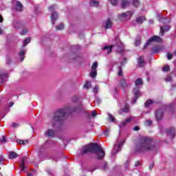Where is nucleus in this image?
<instances>
[{
  "mask_svg": "<svg viewBox=\"0 0 176 176\" xmlns=\"http://www.w3.org/2000/svg\"><path fill=\"white\" fill-rule=\"evenodd\" d=\"M16 24L20 25V23L16 22V23H14V24H13V25H14V27L15 28H20V27L16 26Z\"/></svg>",
  "mask_w": 176,
  "mask_h": 176,
  "instance_id": "4d7b16f0",
  "label": "nucleus"
},
{
  "mask_svg": "<svg viewBox=\"0 0 176 176\" xmlns=\"http://www.w3.org/2000/svg\"><path fill=\"white\" fill-rule=\"evenodd\" d=\"M156 144L151 138L143 137L136 144L135 148V153H144L151 151H156Z\"/></svg>",
  "mask_w": 176,
  "mask_h": 176,
  "instance_id": "f257e3e1",
  "label": "nucleus"
},
{
  "mask_svg": "<svg viewBox=\"0 0 176 176\" xmlns=\"http://www.w3.org/2000/svg\"><path fill=\"white\" fill-rule=\"evenodd\" d=\"M115 41L116 42V45H106L103 47V50H104L107 54H110L113 46H117L119 48V50H118L119 53H122V52H123V43H122L120 39H119L118 37H116Z\"/></svg>",
  "mask_w": 176,
  "mask_h": 176,
  "instance_id": "39448f33",
  "label": "nucleus"
},
{
  "mask_svg": "<svg viewBox=\"0 0 176 176\" xmlns=\"http://www.w3.org/2000/svg\"><path fill=\"white\" fill-rule=\"evenodd\" d=\"M152 124V121L151 120H147L144 122L145 126H151Z\"/></svg>",
  "mask_w": 176,
  "mask_h": 176,
  "instance_id": "de8ad7c7",
  "label": "nucleus"
},
{
  "mask_svg": "<svg viewBox=\"0 0 176 176\" xmlns=\"http://www.w3.org/2000/svg\"><path fill=\"white\" fill-rule=\"evenodd\" d=\"M118 76H123V70L122 69V67H118Z\"/></svg>",
  "mask_w": 176,
  "mask_h": 176,
  "instance_id": "e433bc0d",
  "label": "nucleus"
},
{
  "mask_svg": "<svg viewBox=\"0 0 176 176\" xmlns=\"http://www.w3.org/2000/svg\"><path fill=\"white\" fill-rule=\"evenodd\" d=\"M140 164H141V162H140V161H137L135 163V167H138V166H140Z\"/></svg>",
  "mask_w": 176,
  "mask_h": 176,
  "instance_id": "5fc2aeb1",
  "label": "nucleus"
},
{
  "mask_svg": "<svg viewBox=\"0 0 176 176\" xmlns=\"http://www.w3.org/2000/svg\"><path fill=\"white\" fill-rule=\"evenodd\" d=\"M19 58L21 61H23L25 58V50H22L19 52Z\"/></svg>",
  "mask_w": 176,
  "mask_h": 176,
  "instance_id": "393cba45",
  "label": "nucleus"
},
{
  "mask_svg": "<svg viewBox=\"0 0 176 176\" xmlns=\"http://www.w3.org/2000/svg\"><path fill=\"white\" fill-rule=\"evenodd\" d=\"M120 86H121L122 89H123V90H126V88L127 87V82H126V79L124 78H122L120 80Z\"/></svg>",
  "mask_w": 176,
  "mask_h": 176,
  "instance_id": "a211bd4d",
  "label": "nucleus"
},
{
  "mask_svg": "<svg viewBox=\"0 0 176 176\" xmlns=\"http://www.w3.org/2000/svg\"><path fill=\"white\" fill-rule=\"evenodd\" d=\"M74 112H78V108L70 106L56 111L54 114L52 121V127H54L56 123H59V122H62V120H65L67 115H71V113H74Z\"/></svg>",
  "mask_w": 176,
  "mask_h": 176,
  "instance_id": "f03ea898",
  "label": "nucleus"
},
{
  "mask_svg": "<svg viewBox=\"0 0 176 176\" xmlns=\"http://www.w3.org/2000/svg\"><path fill=\"white\" fill-rule=\"evenodd\" d=\"M167 58L168 60H171L173 58V54L168 53L167 54Z\"/></svg>",
  "mask_w": 176,
  "mask_h": 176,
  "instance_id": "8fccbe9b",
  "label": "nucleus"
},
{
  "mask_svg": "<svg viewBox=\"0 0 176 176\" xmlns=\"http://www.w3.org/2000/svg\"><path fill=\"white\" fill-rule=\"evenodd\" d=\"M90 76L92 78H96L97 76V71L93 70L92 72H91Z\"/></svg>",
  "mask_w": 176,
  "mask_h": 176,
  "instance_id": "c9c22d12",
  "label": "nucleus"
},
{
  "mask_svg": "<svg viewBox=\"0 0 176 176\" xmlns=\"http://www.w3.org/2000/svg\"><path fill=\"white\" fill-rule=\"evenodd\" d=\"M16 142L21 145H26V144H28V140H17Z\"/></svg>",
  "mask_w": 176,
  "mask_h": 176,
  "instance_id": "c85d7f7f",
  "label": "nucleus"
},
{
  "mask_svg": "<svg viewBox=\"0 0 176 176\" xmlns=\"http://www.w3.org/2000/svg\"><path fill=\"white\" fill-rule=\"evenodd\" d=\"M109 132V129H107L106 130V131L104 132V135H105L106 137H108V136L109 135V134L108 133Z\"/></svg>",
  "mask_w": 176,
  "mask_h": 176,
  "instance_id": "864d4df0",
  "label": "nucleus"
},
{
  "mask_svg": "<svg viewBox=\"0 0 176 176\" xmlns=\"http://www.w3.org/2000/svg\"><path fill=\"white\" fill-rule=\"evenodd\" d=\"M170 30V27L168 25H166V26H161L160 27V34L162 35V36H163V35H164V32H167V31Z\"/></svg>",
  "mask_w": 176,
  "mask_h": 176,
  "instance_id": "2eb2a0df",
  "label": "nucleus"
},
{
  "mask_svg": "<svg viewBox=\"0 0 176 176\" xmlns=\"http://www.w3.org/2000/svg\"><path fill=\"white\" fill-rule=\"evenodd\" d=\"M15 10H16V12L23 11V4H21L20 1H16V6H15Z\"/></svg>",
  "mask_w": 176,
  "mask_h": 176,
  "instance_id": "6ab92c4d",
  "label": "nucleus"
},
{
  "mask_svg": "<svg viewBox=\"0 0 176 176\" xmlns=\"http://www.w3.org/2000/svg\"><path fill=\"white\" fill-rule=\"evenodd\" d=\"M31 42V38H27L23 41V47H25L28 43Z\"/></svg>",
  "mask_w": 176,
  "mask_h": 176,
  "instance_id": "2f4dec72",
  "label": "nucleus"
},
{
  "mask_svg": "<svg viewBox=\"0 0 176 176\" xmlns=\"http://www.w3.org/2000/svg\"><path fill=\"white\" fill-rule=\"evenodd\" d=\"M58 19V14L57 12H54L51 14V20L53 25L56 23V20Z\"/></svg>",
  "mask_w": 176,
  "mask_h": 176,
  "instance_id": "aec40b11",
  "label": "nucleus"
},
{
  "mask_svg": "<svg viewBox=\"0 0 176 176\" xmlns=\"http://www.w3.org/2000/svg\"><path fill=\"white\" fill-rule=\"evenodd\" d=\"M164 46L163 45H157V46H155L152 50L153 52V53H157L159 52H162V50H164Z\"/></svg>",
  "mask_w": 176,
  "mask_h": 176,
  "instance_id": "dca6fc26",
  "label": "nucleus"
},
{
  "mask_svg": "<svg viewBox=\"0 0 176 176\" xmlns=\"http://www.w3.org/2000/svg\"><path fill=\"white\" fill-rule=\"evenodd\" d=\"M152 104H155V101L152 100H148L144 103V106L146 107V108H148V107L152 105Z\"/></svg>",
  "mask_w": 176,
  "mask_h": 176,
  "instance_id": "cd10ccee",
  "label": "nucleus"
},
{
  "mask_svg": "<svg viewBox=\"0 0 176 176\" xmlns=\"http://www.w3.org/2000/svg\"><path fill=\"white\" fill-rule=\"evenodd\" d=\"M129 110H130V107H129V104H126L125 108L122 110V112H126V113H127Z\"/></svg>",
  "mask_w": 176,
  "mask_h": 176,
  "instance_id": "f704fd0d",
  "label": "nucleus"
},
{
  "mask_svg": "<svg viewBox=\"0 0 176 176\" xmlns=\"http://www.w3.org/2000/svg\"><path fill=\"white\" fill-rule=\"evenodd\" d=\"M13 105H14V103L13 102H10V107H12Z\"/></svg>",
  "mask_w": 176,
  "mask_h": 176,
  "instance_id": "0e129e2a",
  "label": "nucleus"
},
{
  "mask_svg": "<svg viewBox=\"0 0 176 176\" xmlns=\"http://www.w3.org/2000/svg\"><path fill=\"white\" fill-rule=\"evenodd\" d=\"M19 157V155H17L16 152L12 151L10 153V155H9L10 159H16V157Z\"/></svg>",
  "mask_w": 176,
  "mask_h": 176,
  "instance_id": "a878e982",
  "label": "nucleus"
},
{
  "mask_svg": "<svg viewBox=\"0 0 176 176\" xmlns=\"http://www.w3.org/2000/svg\"><path fill=\"white\" fill-rule=\"evenodd\" d=\"M104 27L106 29L112 28V21H111V19H107V20L104 23Z\"/></svg>",
  "mask_w": 176,
  "mask_h": 176,
  "instance_id": "4be33fe9",
  "label": "nucleus"
},
{
  "mask_svg": "<svg viewBox=\"0 0 176 176\" xmlns=\"http://www.w3.org/2000/svg\"><path fill=\"white\" fill-rule=\"evenodd\" d=\"M170 19L167 18H164L160 21V23H162V24H168L170 23Z\"/></svg>",
  "mask_w": 176,
  "mask_h": 176,
  "instance_id": "473e14b6",
  "label": "nucleus"
},
{
  "mask_svg": "<svg viewBox=\"0 0 176 176\" xmlns=\"http://www.w3.org/2000/svg\"><path fill=\"white\" fill-rule=\"evenodd\" d=\"M25 160H27V157H24L22 158L21 164L19 165V167L21 170V171H24V170H27V166H25Z\"/></svg>",
  "mask_w": 176,
  "mask_h": 176,
  "instance_id": "4468645a",
  "label": "nucleus"
},
{
  "mask_svg": "<svg viewBox=\"0 0 176 176\" xmlns=\"http://www.w3.org/2000/svg\"><path fill=\"white\" fill-rule=\"evenodd\" d=\"M45 137H48V138H53L54 135H56V132L53 129H48L45 132Z\"/></svg>",
  "mask_w": 176,
  "mask_h": 176,
  "instance_id": "9d476101",
  "label": "nucleus"
},
{
  "mask_svg": "<svg viewBox=\"0 0 176 176\" xmlns=\"http://www.w3.org/2000/svg\"><path fill=\"white\" fill-rule=\"evenodd\" d=\"M56 29L57 31H61V30H64V24L60 23L59 25H56Z\"/></svg>",
  "mask_w": 176,
  "mask_h": 176,
  "instance_id": "7c9ffc66",
  "label": "nucleus"
},
{
  "mask_svg": "<svg viewBox=\"0 0 176 176\" xmlns=\"http://www.w3.org/2000/svg\"><path fill=\"white\" fill-rule=\"evenodd\" d=\"M134 14V12L128 11L126 12L121 13L118 14V19L120 21L124 23L129 21L131 19V16Z\"/></svg>",
  "mask_w": 176,
  "mask_h": 176,
  "instance_id": "423d86ee",
  "label": "nucleus"
},
{
  "mask_svg": "<svg viewBox=\"0 0 176 176\" xmlns=\"http://www.w3.org/2000/svg\"><path fill=\"white\" fill-rule=\"evenodd\" d=\"M148 23L149 24H153V20H149Z\"/></svg>",
  "mask_w": 176,
  "mask_h": 176,
  "instance_id": "338daca9",
  "label": "nucleus"
},
{
  "mask_svg": "<svg viewBox=\"0 0 176 176\" xmlns=\"http://www.w3.org/2000/svg\"><path fill=\"white\" fill-rule=\"evenodd\" d=\"M166 82H172L173 81V77L170 76H167L165 78Z\"/></svg>",
  "mask_w": 176,
  "mask_h": 176,
  "instance_id": "37998d69",
  "label": "nucleus"
},
{
  "mask_svg": "<svg viewBox=\"0 0 176 176\" xmlns=\"http://www.w3.org/2000/svg\"><path fill=\"white\" fill-rule=\"evenodd\" d=\"M145 20H146L145 16H139L136 18V23H138V24H142Z\"/></svg>",
  "mask_w": 176,
  "mask_h": 176,
  "instance_id": "b1692460",
  "label": "nucleus"
},
{
  "mask_svg": "<svg viewBox=\"0 0 176 176\" xmlns=\"http://www.w3.org/2000/svg\"><path fill=\"white\" fill-rule=\"evenodd\" d=\"M124 144V140H120V139H118L111 152V155L115 156L118 152L122 151V146H123Z\"/></svg>",
  "mask_w": 176,
  "mask_h": 176,
  "instance_id": "0eeeda50",
  "label": "nucleus"
},
{
  "mask_svg": "<svg viewBox=\"0 0 176 176\" xmlns=\"http://www.w3.org/2000/svg\"><path fill=\"white\" fill-rule=\"evenodd\" d=\"M12 127H19V124H16V123L14 122V123L12 124Z\"/></svg>",
  "mask_w": 176,
  "mask_h": 176,
  "instance_id": "6e6d98bb",
  "label": "nucleus"
},
{
  "mask_svg": "<svg viewBox=\"0 0 176 176\" xmlns=\"http://www.w3.org/2000/svg\"><path fill=\"white\" fill-rule=\"evenodd\" d=\"M164 113V110L163 109L157 110L155 111V118L157 120H162Z\"/></svg>",
  "mask_w": 176,
  "mask_h": 176,
  "instance_id": "1a4fd4ad",
  "label": "nucleus"
},
{
  "mask_svg": "<svg viewBox=\"0 0 176 176\" xmlns=\"http://www.w3.org/2000/svg\"><path fill=\"white\" fill-rule=\"evenodd\" d=\"M27 32H28V29L25 28V29L22 30V31L21 32V35H25V34H27Z\"/></svg>",
  "mask_w": 176,
  "mask_h": 176,
  "instance_id": "c03bdc74",
  "label": "nucleus"
},
{
  "mask_svg": "<svg viewBox=\"0 0 176 176\" xmlns=\"http://www.w3.org/2000/svg\"><path fill=\"white\" fill-rule=\"evenodd\" d=\"M98 67V63L97 62H94L91 66V70L96 71Z\"/></svg>",
  "mask_w": 176,
  "mask_h": 176,
  "instance_id": "72a5a7b5",
  "label": "nucleus"
},
{
  "mask_svg": "<svg viewBox=\"0 0 176 176\" xmlns=\"http://www.w3.org/2000/svg\"><path fill=\"white\" fill-rule=\"evenodd\" d=\"M109 2L113 6H116V5H118V2H119V0H109Z\"/></svg>",
  "mask_w": 176,
  "mask_h": 176,
  "instance_id": "4c0bfd02",
  "label": "nucleus"
},
{
  "mask_svg": "<svg viewBox=\"0 0 176 176\" xmlns=\"http://www.w3.org/2000/svg\"><path fill=\"white\" fill-rule=\"evenodd\" d=\"M90 86H91V83L90 82L87 81L84 85V89H89V87H90Z\"/></svg>",
  "mask_w": 176,
  "mask_h": 176,
  "instance_id": "ea45409f",
  "label": "nucleus"
},
{
  "mask_svg": "<svg viewBox=\"0 0 176 176\" xmlns=\"http://www.w3.org/2000/svg\"><path fill=\"white\" fill-rule=\"evenodd\" d=\"M89 5H90V6H93L94 8H97V7H98V5H100V3H98V1H91L89 2Z\"/></svg>",
  "mask_w": 176,
  "mask_h": 176,
  "instance_id": "bb28decb",
  "label": "nucleus"
},
{
  "mask_svg": "<svg viewBox=\"0 0 176 176\" xmlns=\"http://www.w3.org/2000/svg\"><path fill=\"white\" fill-rule=\"evenodd\" d=\"M72 100L73 102H77L78 100H79V98H78V96H73Z\"/></svg>",
  "mask_w": 176,
  "mask_h": 176,
  "instance_id": "a18cd8bd",
  "label": "nucleus"
},
{
  "mask_svg": "<svg viewBox=\"0 0 176 176\" xmlns=\"http://www.w3.org/2000/svg\"><path fill=\"white\" fill-rule=\"evenodd\" d=\"M152 42H162V38L159 36H153L146 41L144 46V49H146V47L149 46Z\"/></svg>",
  "mask_w": 176,
  "mask_h": 176,
  "instance_id": "6e6552de",
  "label": "nucleus"
},
{
  "mask_svg": "<svg viewBox=\"0 0 176 176\" xmlns=\"http://www.w3.org/2000/svg\"><path fill=\"white\" fill-rule=\"evenodd\" d=\"M157 17L158 18L159 21H160L161 20H163V17H162V14H157Z\"/></svg>",
  "mask_w": 176,
  "mask_h": 176,
  "instance_id": "3c124183",
  "label": "nucleus"
},
{
  "mask_svg": "<svg viewBox=\"0 0 176 176\" xmlns=\"http://www.w3.org/2000/svg\"><path fill=\"white\" fill-rule=\"evenodd\" d=\"M95 153L98 160H102V159H104V156H105V152L102 147L96 143H91L82 147L81 155H86V153Z\"/></svg>",
  "mask_w": 176,
  "mask_h": 176,
  "instance_id": "7ed1b4c3",
  "label": "nucleus"
},
{
  "mask_svg": "<svg viewBox=\"0 0 176 176\" xmlns=\"http://www.w3.org/2000/svg\"><path fill=\"white\" fill-rule=\"evenodd\" d=\"M54 8H56V6H51L49 7L50 12H53L54 10Z\"/></svg>",
  "mask_w": 176,
  "mask_h": 176,
  "instance_id": "09e8293b",
  "label": "nucleus"
},
{
  "mask_svg": "<svg viewBox=\"0 0 176 176\" xmlns=\"http://www.w3.org/2000/svg\"><path fill=\"white\" fill-rule=\"evenodd\" d=\"M93 118H94V116H96L97 115V113H96V111H92V113H91Z\"/></svg>",
  "mask_w": 176,
  "mask_h": 176,
  "instance_id": "bf43d9fd",
  "label": "nucleus"
},
{
  "mask_svg": "<svg viewBox=\"0 0 176 176\" xmlns=\"http://www.w3.org/2000/svg\"><path fill=\"white\" fill-rule=\"evenodd\" d=\"M2 21H3V18L0 15V23H2Z\"/></svg>",
  "mask_w": 176,
  "mask_h": 176,
  "instance_id": "69168bd1",
  "label": "nucleus"
},
{
  "mask_svg": "<svg viewBox=\"0 0 176 176\" xmlns=\"http://www.w3.org/2000/svg\"><path fill=\"white\" fill-rule=\"evenodd\" d=\"M138 64L139 67L145 66V60H144V58H142V56H140L138 58Z\"/></svg>",
  "mask_w": 176,
  "mask_h": 176,
  "instance_id": "412c9836",
  "label": "nucleus"
},
{
  "mask_svg": "<svg viewBox=\"0 0 176 176\" xmlns=\"http://www.w3.org/2000/svg\"><path fill=\"white\" fill-rule=\"evenodd\" d=\"M8 142V140L6 139V136L3 135L1 138H0V144H6Z\"/></svg>",
  "mask_w": 176,
  "mask_h": 176,
  "instance_id": "c756f323",
  "label": "nucleus"
},
{
  "mask_svg": "<svg viewBox=\"0 0 176 176\" xmlns=\"http://www.w3.org/2000/svg\"><path fill=\"white\" fill-rule=\"evenodd\" d=\"M109 122H116V120H115V118L112 116V115L109 114Z\"/></svg>",
  "mask_w": 176,
  "mask_h": 176,
  "instance_id": "a19ab883",
  "label": "nucleus"
},
{
  "mask_svg": "<svg viewBox=\"0 0 176 176\" xmlns=\"http://www.w3.org/2000/svg\"><path fill=\"white\" fill-rule=\"evenodd\" d=\"M28 176H32V173H30V174H28Z\"/></svg>",
  "mask_w": 176,
  "mask_h": 176,
  "instance_id": "774afa93",
  "label": "nucleus"
},
{
  "mask_svg": "<svg viewBox=\"0 0 176 176\" xmlns=\"http://www.w3.org/2000/svg\"><path fill=\"white\" fill-rule=\"evenodd\" d=\"M166 134L168 137H170V138H173L175 137V129L170 128L166 131Z\"/></svg>",
  "mask_w": 176,
  "mask_h": 176,
  "instance_id": "9b49d317",
  "label": "nucleus"
},
{
  "mask_svg": "<svg viewBox=\"0 0 176 176\" xmlns=\"http://www.w3.org/2000/svg\"><path fill=\"white\" fill-rule=\"evenodd\" d=\"M130 164V162H126V163L125 164V167H129V165Z\"/></svg>",
  "mask_w": 176,
  "mask_h": 176,
  "instance_id": "e2e57ef3",
  "label": "nucleus"
},
{
  "mask_svg": "<svg viewBox=\"0 0 176 176\" xmlns=\"http://www.w3.org/2000/svg\"><path fill=\"white\" fill-rule=\"evenodd\" d=\"M135 85L136 87L133 89V91L134 96L132 100V104H135L138 98L141 97V91H140V88L138 87V86H142L143 85L142 78H138L135 81Z\"/></svg>",
  "mask_w": 176,
  "mask_h": 176,
  "instance_id": "20e7f679",
  "label": "nucleus"
},
{
  "mask_svg": "<svg viewBox=\"0 0 176 176\" xmlns=\"http://www.w3.org/2000/svg\"><path fill=\"white\" fill-rule=\"evenodd\" d=\"M107 163H104V164L102 167L103 170H107Z\"/></svg>",
  "mask_w": 176,
  "mask_h": 176,
  "instance_id": "680f3d73",
  "label": "nucleus"
},
{
  "mask_svg": "<svg viewBox=\"0 0 176 176\" xmlns=\"http://www.w3.org/2000/svg\"><path fill=\"white\" fill-rule=\"evenodd\" d=\"M93 91H94V94H96V93H98V85L94 87V88L93 89Z\"/></svg>",
  "mask_w": 176,
  "mask_h": 176,
  "instance_id": "49530a36",
  "label": "nucleus"
},
{
  "mask_svg": "<svg viewBox=\"0 0 176 176\" xmlns=\"http://www.w3.org/2000/svg\"><path fill=\"white\" fill-rule=\"evenodd\" d=\"M133 6L135 8H138L140 6V1L139 0H131L130 1V6Z\"/></svg>",
  "mask_w": 176,
  "mask_h": 176,
  "instance_id": "5701e85b",
  "label": "nucleus"
},
{
  "mask_svg": "<svg viewBox=\"0 0 176 176\" xmlns=\"http://www.w3.org/2000/svg\"><path fill=\"white\" fill-rule=\"evenodd\" d=\"M133 131H138V130H140V126H135L133 129Z\"/></svg>",
  "mask_w": 176,
  "mask_h": 176,
  "instance_id": "603ef678",
  "label": "nucleus"
},
{
  "mask_svg": "<svg viewBox=\"0 0 176 176\" xmlns=\"http://www.w3.org/2000/svg\"><path fill=\"white\" fill-rule=\"evenodd\" d=\"M131 0H122L121 1V8L124 9V8H127V6H130V1Z\"/></svg>",
  "mask_w": 176,
  "mask_h": 176,
  "instance_id": "f3484780",
  "label": "nucleus"
},
{
  "mask_svg": "<svg viewBox=\"0 0 176 176\" xmlns=\"http://www.w3.org/2000/svg\"><path fill=\"white\" fill-rule=\"evenodd\" d=\"M3 160H5V159L2 157V155H0V164L2 163Z\"/></svg>",
  "mask_w": 176,
  "mask_h": 176,
  "instance_id": "13d9d810",
  "label": "nucleus"
},
{
  "mask_svg": "<svg viewBox=\"0 0 176 176\" xmlns=\"http://www.w3.org/2000/svg\"><path fill=\"white\" fill-rule=\"evenodd\" d=\"M140 45H141V39L140 38H136L135 41V46H140Z\"/></svg>",
  "mask_w": 176,
  "mask_h": 176,
  "instance_id": "58836bf2",
  "label": "nucleus"
},
{
  "mask_svg": "<svg viewBox=\"0 0 176 176\" xmlns=\"http://www.w3.org/2000/svg\"><path fill=\"white\" fill-rule=\"evenodd\" d=\"M153 166L154 164H151L149 166V170H153Z\"/></svg>",
  "mask_w": 176,
  "mask_h": 176,
  "instance_id": "052dcab7",
  "label": "nucleus"
},
{
  "mask_svg": "<svg viewBox=\"0 0 176 176\" xmlns=\"http://www.w3.org/2000/svg\"><path fill=\"white\" fill-rule=\"evenodd\" d=\"M9 77V74L8 73H1L0 74V82L1 83H5L6 80H8V78Z\"/></svg>",
  "mask_w": 176,
  "mask_h": 176,
  "instance_id": "f8f14e48",
  "label": "nucleus"
},
{
  "mask_svg": "<svg viewBox=\"0 0 176 176\" xmlns=\"http://www.w3.org/2000/svg\"><path fill=\"white\" fill-rule=\"evenodd\" d=\"M133 119H134V117H130L125 120L124 121H122L121 124L119 125L120 129H122V127H124V126H126L127 123H130L131 120H133Z\"/></svg>",
  "mask_w": 176,
  "mask_h": 176,
  "instance_id": "ddd939ff",
  "label": "nucleus"
},
{
  "mask_svg": "<svg viewBox=\"0 0 176 176\" xmlns=\"http://www.w3.org/2000/svg\"><path fill=\"white\" fill-rule=\"evenodd\" d=\"M162 71L164 72H168V71H170V66L167 65V66H165L163 69H162Z\"/></svg>",
  "mask_w": 176,
  "mask_h": 176,
  "instance_id": "79ce46f5",
  "label": "nucleus"
}]
</instances>
